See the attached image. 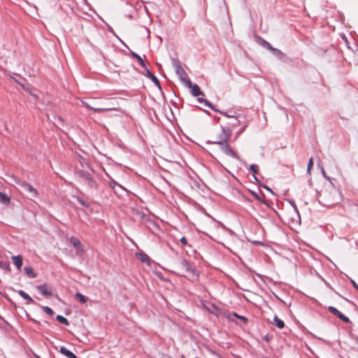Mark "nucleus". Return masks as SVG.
<instances>
[{"mask_svg":"<svg viewBox=\"0 0 358 358\" xmlns=\"http://www.w3.org/2000/svg\"><path fill=\"white\" fill-rule=\"evenodd\" d=\"M216 156L224 164H229L232 159H238V155L227 143L217 144L213 148Z\"/></svg>","mask_w":358,"mask_h":358,"instance_id":"f257e3e1","label":"nucleus"},{"mask_svg":"<svg viewBox=\"0 0 358 358\" xmlns=\"http://www.w3.org/2000/svg\"><path fill=\"white\" fill-rule=\"evenodd\" d=\"M176 269L180 275L192 281H196L199 279V273L195 267L185 259H182L178 262Z\"/></svg>","mask_w":358,"mask_h":358,"instance_id":"f03ea898","label":"nucleus"},{"mask_svg":"<svg viewBox=\"0 0 358 358\" xmlns=\"http://www.w3.org/2000/svg\"><path fill=\"white\" fill-rule=\"evenodd\" d=\"M320 195L327 206H334L340 201V194L333 185L322 189Z\"/></svg>","mask_w":358,"mask_h":358,"instance_id":"7ed1b4c3","label":"nucleus"},{"mask_svg":"<svg viewBox=\"0 0 358 358\" xmlns=\"http://www.w3.org/2000/svg\"><path fill=\"white\" fill-rule=\"evenodd\" d=\"M231 135V131L229 128H223L216 131L215 135L213 137V143L217 145V144L226 143L229 141Z\"/></svg>","mask_w":358,"mask_h":358,"instance_id":"20e7f679","label":"nucleus"},{"mask_svg":"<svg viewBox=\"0 0 358 358\" xmlns=\"http://www.w3.org/2000/svg\"><path fill=\"white\" fill-rule=\"evenodd\" d=\"M328 310H329V312L332 314H334V315L337 316L338 318H340L342 321H343L344 322H349L350 320L348 319V317L345 316L343 314H342L340 311H338L336 308L333 307V306H329L328 308Z\"/></svg>","mask_w":358,"mask_h":358,"instance_id":"39448f33","label":"nucleus"},{"mask_svg":"<svg viewBox=\"0 0 358 358\" xmlns=\"http://www.w3.org/2000/svg\"><path fill=\"white\" fill-rule=\"evenodd\" d=\"M80 176L83 178V180L87 183V185L90 187H93L95 186L96 182L92 176L89 173L81 172Z\"/></svg>","mask_w":358,"mask_h":358,"instance_id":"423d86ee","label":"nucleus"},{"mask_svg":"<svg viewBox=\"0 0 358 358\" xmlns=\"http://www.w3.org/2000/svg\"><path fill=\"white\" fill-rule=\"evenodd\" d=\"M22 187H24L34 197H36L38 194V191L30 184L26 182H17Z\"/></svg>","mask_w":358,"mask_h":358,"instance_id":"0eeeda50","label":"nucleus"},{"mask_svg":"<svg viewBox=\"0 0 358 358\" xmlns=\"http://www.w3.org/2000/svg\"><path fill=\"white\" fill-rule=\"evenodd\" d=\"M70 243L76 249L78 252L83 253L84 252L83 245L81 242L76 237L70 238Z\"/></svg>","mask_w":358,"mask_h":358,"instance_id":"6e6552de","label":"nucleus"},{"mask_svg":"<svg viewBox=\"0 0 358 358\" xmlns=\"http://www.w3.org/2000/svg\"><path fill=\"white\" fill-rule=\"evenodd\" d=\"M81 102H82V104H83V106H85L86 108H87L89 110H93L95 113H101V112H103V111L115 110V108H96V107H92L88 103H87V102H85L84 101H82Z\"/></svg>","mask_w":358,"mask_h":358,"instance_id":"1a4fd4ad","label":"nucleus"},{"mask_svg":"<svg viewBox=\"0 0 358 358\" xmlns=\"http://www.w3.org/2000/svg\"><path fill=\"white\" fill-rule=\"evenodd\" d=\"M37 289L41 293L43 296H52V292L48 290V286L45 284H43L36 287Z\"/></svg>","mask_w":358,"mask_h":358,"instance_id":"9d476101","label":"nucleus"},{"mask_svg":"<svg viewBox=\"0 0 358 358\" xmlns=\"http://www.w3.org/2000/svg\"><path fill=\"white\" fill-rule=\"evenodd\" d=\"M145 69L146 71L145 76L148 78H150L157 87H160V83L157 77L154 76L148 69H147L146 67Z\"/></svg>","mask_w":358,"mask_h":358,"instance_id":"9b49d317","label":"nucleus"},{"mask_svg":"<svg viewBox=\"0 0 358 358\" xmlns=\"http://www.w3.org/2000/svg\"><path fill=\"white\" fill-rule=\"evenodd\" d=\"M59 352L67 357L68 358H78L76 355H74L72 352L66 349L65 347L62 346L60 348Z\"/></svg>","mask_w":358,"mask_h":358,"instance_id":"f8f14e48","label":"nucleus"},{"mask_svg":"<svg viewBox=\"0 0 358 358\" xmlns=\"http://www.w3.org/2000/svg\"><path fill=\"white\" fill-rule=\"evenodd\" d=\"M13 263L16 266L18 269H20L22 266V257L20 255L12 257Z\"/></svg>","mask_w":358,"mask_h":358,"instance_id":"ddd939ff","label":"nucleus"},{"mask_svg":"<svg viewBox=\"0 0 358 358\" xmlns=\"http://www.w3.org/2000/svg\"><path fill=\"white\" fill-rule=\"evenodd\" d=\"M191 89L193 96H199L200 95H203V93L201 91L200 87L197 85L194 84Z\"/></svg>","mask_w":358,"mask_h":358,"instance_id":"4468645a","label":"nucleus"},{"mask_svg":"<svg viewBox=\"0 0 358 358\" xmlns=\"http://www.w3.org/2000/svg\"><path fill=\"white\" fill-rule=\"evenodd\" d=\"M273 324L279 329H282L285 327L284 322L277 316L273 317Z\"/></svg>","mask_w":358,"mask_h":358,"instance_id":"2eb2a0df","label":"nucleus"},{"mask_svg":"<svg viewBox=\"0 0 358 358\" xmlns=\"http://www.w3.org/2000/svg\"><path fill=\"white\" fill-rule=\"evenodd\" d=\"M10 199L6 194L0 192V202L4 204H9Z\"/></svg>","mask_w":358,"mask_h":358,"instance_id":"dca6fc26","label":"nucleus"},{"mask_svg":"<svg viewBox=\"0 0 358 358\" xmlns=\"http://www.w3.org/2000/svg\"><path fill=\"white\" fill-rule=\"evenodd\" d=\"M18 294L25 300L28 301L29 303H34L33 299L29 296L26 292L22 290H19Z\"/></svg>","mask_w":358,"mask_h":358,"instance_id":"f3484780","label":"nucleus"},{"mask_svg":"<svg viewBox=\"0 0 358 358\" xmlns=\"http://www.w3.org/2000/svg\"><path fill=\"white\" fill-rule=\"evenodd\" d=\"M56 320L58 322H59L60 323L64 324L66 326L69 325V322L68 320L62 315H57Z\"/></svg>","mask_w":358,"mask_h":358,"instance_id":"a211bd4d","label":"nucleus"},{"mask_svg":"<svg viewBox=\"0 0 358 358\" xmlns=\"http://www.w3.org/2000/svg\"><path fill=\"white\" fill-rule=\"evenodd\" d=\"M75 298L78 299L79 301L82 303H85V302H87V297L80 293H76L75 295Z\"/></svg>","mask_w":358,"mask_h":358,"instance_id":"6ab92c4d","label":"nucleus"},{"mask_svg":"<svg viewBox=\"0 0 358 358\" xmlns=\"http://www.w3.org/2000/svg\"><path fill=\"white\" fill-rule=\"evenodd\" d=\"M25 273L31 278H35L36 275L34 272L33 269L31 267H25L24 268Z\"/></svg>","mask_w":358,"mask_h":358,"instance_id":"aec40b11","label":"nucleus"},{"mask_svg":"<svg viewBox=\"0 0 358 358\" xmlns=\"http://www.w3.org/2000/svg\"><path fill=\"white\" fill-rule=\"evenodd\" d=\"M132 56L135 58H136V59L138 60V62H139V64L143 67V68H145V64L143 62V60L142 59V58L138 55L136 53H134V52H132Z\"/></svg>","mask_w":358,"mask_h":358,"instance_id":"412c9836","label":"nucleus"},{"mask_svg":"<svg viewBox=\"0 0 358 358\" xmlns=\"http://www.w3.org/2000/svg\"><path fill=\"white\" fill-rule=\"evenodd\" d=\"M263 45L264 47H266V48H268V50L273 51V52H280L278 50L273 48L271 44L269 43H268L267 41H264L263 42Z\"/></svg>","mask_w":358,"mask_h":358,"instance_id":"4be33fe9","label":"nucleus"},{"mask_svg":"<svg viewBox=\"0 0 358 358\" xmlns=\"http://www.w3.org/2000/svg\"><path fill=\"white\" fill-rule=\"evenodd\" d=\"M313 166V157H310L308 161V167H307V173L308 174H310L311 169H312Z\"/></svg>","mask_w":358,"mask_h":358,"instance_id":"5701e85b","label":"nucleus"},{"mask_svg":"<svg viewBox=\"0 0 358 358\" xmlns=\"http://www.w3.org/2000/svg\"><path fill=\"white\" fill-rule=\"evenodd\" d=\"M43 310L48 315L52 316L54 314L53 310L48 306H42Z\"/></svg>","mask_w":358,"mask_h":358,"instance_id":"b1692460","label":"nucleus"},{"mask_svg":"<svg viewBox=\"0 0 358 358\" xmlns=\"http://www.w3.org/2000/svg\"><path fill=\"white\" fill-rule=\"evenodd\" d=\"M250 169L255 173L257 174L259 172V166L257 164H252L250 166Z\"/></svg>","mask_w":358,"mask_h":358,"instance_id":"393cba45","label":"nucleus"},{"mask_svg":"<svg viewBox=\"0 0 358 358\" xmlns=\"http://www.w3.org/2000/svg\"><path fill=\"white\" fill-rule=\"evenodd\" d=\"M140 257H141V260L143 262H148L149 260V257L146 255H140Z\"/></svg>","mask_w":358,"mask_h":358,"instance_id":"a878e982","label":"nucleus"},{"mask_svg":"<svg viewBox=\"0 0 358 358\" xmlns=\"http://www.w3.org/2000/svg\"><path fill=\"white\" fill-rule=\"evenodd\" d=\"M180 241L183 245H187V241L184 236L180 238Z\"/></svg>","mask_w":358,"mask_h":358,"instance_id":"bb28decb","label":"nucleus"},{"mask_svg":"<svg viewBox=\"0 0 358 358\" xmlns=\"http://www.w3.org/2000/svg\"><path fill=\"white\" fill-rule=\"evenodd\" d=\"M234 315L236 317H238V318L241 319V320H243L244 322H247V321H248V319L246 317H245L244 316H239L237 314H234Z\"/></svg>","mask_w":358,"mask_h":358,"instance_id":"cd10ccee","label":"nucleus"},{"mask_svg":"<svg viewBox=\"0 0 358 358\" xmlns=\"http://www.w3.org/2000/svg\"><path fill=\"white\" fill-rule=\"evenodd\" d=\"M22 87H23L25 90L28 91V92L30 93V94H31V96H33L35 99H38V96H37L36 94H33V93H31V92L29 90V89L25 88V87H24V85H22Z\"/></svg>","mask_w":358,"mask_h":358,"instance_id":"c85d7f7f","label":"nucleus"},{"mask_svg":"<svg viewBox=\"0 0 358 358\" xmlns=\"http://www.w3.org/2000/svg\"><path fill=\"white\" fill-rule=\"evenodd\" d=\"M351 283L352 284L353 287L358 291V285L356 283V282L354 280H351Z\"/></svg>","mask_w":358,"mask_h":358,"instance_id":"c756f323","label":"nucleus"},{"mask_svg":"<svg viewBox=\"0 0 358 358\" xmlns=\"http://www.w3.org/2000/svg\"><path fill=\"white\" fill-rule=\"evenodd\" d=\"M187 85L189 87V88H192V87L194 85V84L192 83V82L190 80H187Z\"/></svg>","mask_w":358,"mask_h":358,"instance_id":"7c9ffc66","label":"nucleus"},{"mask_svg":"<svg viewBox=\"0 0 358 358\" xmlns=\"http://www.w3.org/2000/svg\"><path fill=\"white\" fill-rule=\"evenodd\" d=\"M79 201H80V203L83 206H86V207H87V206H88V205L86 203V202H85V201H84L83 200H80V199H79Z\"/></svg>","mask_w":358,"mask_h":358,"instance_id":"2f4dec72","label":"nucleus"},{"mask_svg":"<svg viewBox=\"0 0 358 358\" xmlns=\"http://www.w3.org/2000/svg\"><path fill=\"white\" fill-rule=\"evenodd\" d=\"M8 265H4V264H3V268H8Z\"/></svg>","mask_w":358,"mask_h":358,"instance_id":"473e14b6","label":"nucleus"},{"mask_svg":"<svg viewBox=\"0 0 358 358\" xmlns=\"http://www.w3.org/2000/svg\"><path fill=\"white\" fill-rule=\"evenodd\" d=\"M0 268H3V263L0 262Z\"/></svg>","mask_w":358,"mask_h":358,"instance_id":"72a5a7b5","label":"nucleus"}]
</instances>
